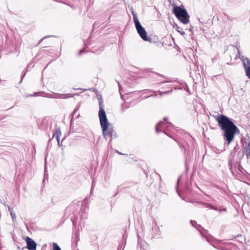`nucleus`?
<instances>
[{
	"mask_svg": "<svg viewBox=\"0 0 250 250\" xmlns=\"http://www.w3.org/2000/svg\"><path fill=\"white\" fill-rule=\"evenodd\" d=\"M52 246L53 250H61L60 247L56 243H53Z\"/></svg>",
	"mask_w": 250,
	"mask_h": 250,
	"instance_id": "obj_17",
	"label": "nucleus"
},
{
	"mask_svg": "<svg viewBox=\"0 0 250 250\" xmlns=\"http://www.w3.org/2000/svg\"><path fill=\"white\" fill-rule=\"evenodd\" d=\"M62 133L60 128H58L56 129L55 132L53 134V137H55L58 144H59L60 137L61 136Z\"/></svg>",
	"mask_w": 250,
	"mask_h": 250,
	"instance_id": "obj_10",
	"label": "nucleus"
},
{
	"mask_svg": "<svg viewBox=\"0 0 250 250\" xmlns=\"http://www.w3.org/2000/svg\"><path fill=\"white\" fill-rule=\"evenodd\" d=\"M50 37V36H46V37H45L44 38H43L40 41V42L42 41L43 39H44L45 38H48V37Z\"/></svg>",
	"mask_w": 250,
	"mask_h": 250,
	"instance_id": "obj_31",
	"label": "nucleus"
},
{
	"mask_svg": "<svg viewBox=\"0 0 250 250\" xmlns=\"http://www.w3.org/2000/svg\"><path fill=\"white\" fill-rule=\"evenodd\" d=\"M125 244L124 245V247H123V248L122 250H124V248H125Z\"/></svg>",
	"mask_w": 250,
	"mask_h": 250,
	"instance_id": "obj_38",
	"label": "nucleus"
},
{
	"mask_svg": "<svg viewBox=\"0 0 250 250\" xmlns=\"http://www.w3.org/2000/svg\"><path fill=\"white\" fill-rule=\"evenodd\" d=\"M173 13L176 18L183 23L186 24L188 23L189 16L183 5L176 6L173 7Z\"/></svg>",
	"mask_w": 250,
	"mask_h": 250,
	"instance_id": "obj_3",
	"label": "nucleus"
},
{
	"mask_svg": "<svg viewBox=\"0 0 250 250\" xmlns=\"http://www.w3.org/2000/svg\"><path fill=\"white\" fill-rule=\"evenodd\" d=\"M58 145L59 146H62V144H60V142L59 141V144L58 143Z\"/></svg>",
	"mask_w": 250,
	"mask_h": 250,
	"instance_id": "obj_33",
	"label": "nucleus"
},
{
	"mask_svg": "<svg viewBox=\"0 0 250 250\" xmlns=\"http://www.w3.org/2000/svg\"><path fill=\"white\" fill-rule=\"evenodd\" d=\"M7 208L8 210L10 212L13 221H14L16 219V215L15 213L14 212V210L12 208H10L9 206H8Z\"/></svg>",
	"mask_w": 250,
	"mask_h": 250,
	"instance_id": "obj_12",
	"label": "nucleus"
},
{
	"mask_svg": "<svg viewBox=\"0 0 250 250\" xmlns=\"http://www.w3.org/2000/svg\"><path fill=\"white\" fill-rule=\"evenodd\" d=\"M97 99L99 101V117L101 116V113H103L104 115H106L104 109V104H103L102 97L101 95H98L97 96Z\"/></svg>",
	"mask_w": 250,
	"mask_h": 250,
	"instance_id": "obj_9",
	"label": "nucleus"
},
{
	"mask_svg": "<svg viewBox=\"0 0 250 250\" xmlns=\"http://www.w3.org/2000/svg\"><path fill=\"white\" fill-rule=\"evenodd\" d=\"M242 146L245 149V153L248 159H250V136L247 134L245 138L241 140Z\"/></svg>",
	"mask_w": 250,
	"mask_h": 250,
	"instance_id": "obj_4",
	"label": "nucleus"
},
{
	"mask_svg": "<svg viewBox=\"0 0 250 250\" xmlns=\"http://www.w3.org/2000/svg\"><path fill=\"white\" fill-rule=\"evenodd\" d=\"M74 95H78V94H60L58 93H53V96H50V98L65 99L69 97H72Z\"/></svg>",
	"mask_w": 250,
	"mask_h": 250,
	"instance_id": "obj_8",
	"label": "nucleus"
},
{
	"mask_svg": "<svg viewBox=\"0 0 250 250\" xmlns=\"http://www.w3.org/2000/svg\"><path fill=\"white\" fill-rule=\"evenodd\" d=\"M93 186H94V182H93L92 184V188H91V189L90 194L92 193V189H93Z\"/></svg>",
	"mask_w": 250,
	"mask_h": 250,
	"instance_id": "obj_30",
	"label": "nucleus"
},
{
	"mask_svg": "<svg viewBox=\"0 0 250 250\" xmlns=\"http://www.w3.org/2000/svg\"><path fill=\"white\" fill-rule=\"evenodd\" d=\"M180 181V178H178L177 184L178 185Z\"/></svg>",
	"mask_w": 250,
	"mask_h": 250,
	"instance_id": "obj_34",
	"label": "nucleus"
},
{
	"mask_svg": "<svg viewBox=\"0 0 250 250\" xmlns=\"http://www.w3.org/2000/svg\"><path fill=\"white\" fill-rule=\"evenodd\" d=\"M134 24L137 31L141 38L145 41L150 42L151 38L147 37V33L145 29L141 25L140 21L135 23Z\"/></svg>",
	"mask_w": 250,
	"mask_h": 250,
	"instance_id": "obj_5",
	"label": "nucleus"
},
{
	"mask_svg": "<svg viewBox=\"0 0 250 250\" xmlns=\"http://www.w3.org/2000/svg\"><path fill=\"white\" fill-rule=\"evenodd\" d=\"M99 22H95L94 24H93V27H99Z\"/></svg>",
	"mask_w": 250,
	"mask_h": 250,
	"instance_id": "obj_25",
	"label": "nucleus"
},
{
	"mask_svg": "<svg viewBox=\"0 0 250 250\" xmlns=\"http://www.w3.org/2000/svg\"><path fill=\"white\" fill-rule=\"evenodd\" d=\"M205 205V207L206 208H210L211 209H212L214 210H217V211H221V209H218L216 207L213 206L212 204H209V203H204Z\"/></svg>",
	"mask_w": 250,
	"mask_h": 250,
	"instance_id": "obj_13",
	"label": "nucleus"
},
{
	"mask_svg": "<svg viewBox=\"0 0 250 250\" xmlns=\"http://www.w3.org/2000/svg\"><path fill=\"white\" fill-rule=\"evenodd\" d=\"M128 108V106H125L124 107L123 104H122V108H121V112H124L126 108Z\"/></svg>",
	"mask_w": 250,
	"mask_h": 250,
	"instance_id": "obj_22",
	"label": "nucleus"
},
{
	"mask_svg": "<svg viewBox=\"0 0 250 250\" xmlns=\"http://www.w3.org/2000/svg\"><path fill=\"white\" fill-rule=\"evenodd\" d=\"M50 96H53V93L52 94H48L47 97L50 98Z\"/></svg>",
	"mask_w": 250,
	"mask_h": 250,
	"instance_id": "obj_29",
	"label": "nucleus"
},
{
	"mask_svg": "<svg viewBox=\"0 0 250 250\" xmlns=\"http://www.w3.org/2000/svg\"><path fill=\"white\" fill-rule=\"evenodd\" d=\"M99 117L103 137L104 139L107 140L108 137L110 136L111 132H112L113 128L111 126L106 115H104L102 113L101 116Z\"/></svg>",
	"mask_w": 250,
	"mask_h": 250,
	"instance_id": "obj_2",
	"label": "nucleus"
},
{
	"mask_svg": "<svg viewBox=\"0 0 250 250\" xmlns=\"http://www.w3.org/2000/svg\"><path fill=\"white\" fill-rule=\"evenodd\" d=\"M25 73H23V72H22V74L21 76V80L20 82V83H21L22 80L23 78H24V77L25 76Z\"/></svg>",
	"mask_w": 250,
	"mask_h": 250,
	"instance_id": "obj_24",
	"label": "nucleus"
},
{
	"mask_svg": "<svg viewBox=\"0 0 250 250\" xmlns=\"http://www.w3.org/2000/svg\"><path fill=\"white\" fill-rule=\"evenodd\" d=\"M116 152L118 153V154H121V155H124V154L119 152L118 151L116 150Z\"/></svg>",
	"mask_w": 250,
	"mask_h": 250,
	"instance_id": "obj_32",
	"label": "nucleus"
},
{
	"mask_svg": "<svg viewBox=\"0 0 250 250\" xmlns=\"http://www.w3.org/2000/svg\"><path fill=\"white\" fill-rule=\"evenodd\" d=\"M243 62L245 70H246V69H247L248 67H250V60L249 59H244V60H243Z\"/></svg>",
	"mask_w": 250,
	"mask_h": 250,
	"instance_id": "obj_11",
	"label": "nucleus"
},
{
	"mask_svg": "<svg viewBox=\"0 0 250 250\" xmlns=\"http://www.w3.org/2000/svg\"><path fill=\"white\" fill-rule=\"evenodd\" d=\"M239 149V146L238 144H236V146H235V147H234V149H233V151L234 152H236L238 149Z\"/></svg>",
	"mask_w": 250,
	"mask_h": 250,
	"instance_id": "obj_20",
	"label": "nucleus"
},
{
	"mask_svg": "<svg viewBox=\"0 0 250 250\" xmlns=\"http://www.w3.org/2000/svg\"><path fill=\"white\" fill-rule=\"evenodd\" d=\"M216 120L219 127L224 132L223 138L229 146L235 135L240 133L239 129L230 118L224 115H218Z\"/></svg>",
	"mask_w": 250,
	"mask_h": 250,
	"instance_id": "obj_1",
	"label": "nucleus"
},
{
	"mask_svg": "<svg viewBox=\"0 0 250 250\" xmlns=\"http://www.w3.org/2000/svg\"><path fill=\"white\" fill-rule=\"evenodd\" d=\"M172 91V90L171 89L170 90H168V91H166L165 92H160V95L162 96L163 95V94H169L170 93H171Z\"/></svg>",
	"mask_w": 250,
	"mask_h": 250,
	"instance_id": "obj_19",
	"label": "nucleus"
},
{
	"mask_svg": "<svg viewBox=\"0 0 250 250\" xmlns=\"http://www.w3.org/2000/svg\"><path fill=\"white\" fill-rule=\"evenodd\" d=\"M77 110H78L77 109H75V110L73 111V112H72V114H71V115H72V116H74V115H75V114H76V112H77Z\"/></svg>",
	"mask_w": 250,
	"mask_h": 250,
	"instance_id": "obj_27",
	"label": "nucleus"
},
{
	"mask_svg": "<svg viewBox=\"0 0 250 250\" xmlns=\"http://www.w3.org/2000/svg\"><path fill=\"white\" fill-rule=\"evenodd\" d=\"M224 211H226V208H224Z\"/></svg>",
	"mask_w": 250,
	"mask_h": 250,
	"instance_id": "obj_41",
	"label": "nucleus"
},
{
	"mask_svg": "<svg viewBox=\"0 0 250 250\" xmlns=\"http://www.w3.org/2000/svg\"><path fill=\"white\" fill-rule=\"evenodd\" d=\"M79 115H78V116H77V118H78V117H79Z\"/></svg>",
	"mask_w": 250,
	"mask_h": 250,
	"instance_id": "obj_40",
	"label": "nucleus"
},
{
	"mask_svg": "<svg viewBox=\"0 0 250 250\" xmlns=\"http://www.w3.org/2000/svg\"><path fill=\"white\" fill-rule=\"evenodd\" d=\"M179 33H180L181 35H183L185 34V32H184V31H180L179 30H177Z\"/></svg>",
	"mask_w": 250,
	"mask_h": 250,
	"instance_id": "obj_28",
	"label": "nucleus"
},
{
	"mask_svg": "<svg viewBox=\"0 0 250 250\" xmlns=\"http://www.w3.org/2000/svg\"><path fill=\"white\" fill-rule=\"evenodd\" d=\"M117 194V192L116 193V194L114 195V196H115Z\"/></svg>",
	"mask_w": 250,
	"mask_h": 250,
	"instance_id": "obj_39",
	"label": "nucleus"
},
{
	"mask_svg": "<svg viewBox=\"0 0 250 250\" xmlns=\"http://www.w3.org/2000/svg\"><path fill=\"white\" fill-rule=\"evenodd\" d=\"M123 247V244H120L118 248V250H120Z\"/></svg>",
	"mask_w": 250,
	"mask_h": 250,
	"instance_id": "obj_26",
	"label": "nucleus"
},
{
	"mask_svg": "<svg viewBox=\"0 0 250 250\" xmlns=\"http://www.w3.org/2000/svg\"><path fill=\"white\" fill-rule=\"evenodd\" d=\"M25 241L27 245L25 247H23L22 250L27 249L29 250H37V244L32 238L27 236Z\"/></svg>",
	"mask_w": 250,
	"mask_h": 250,
	"instance_id": "obj_7",
	"label": "nucleus"
},
{
	"mask_svg": "<svg viewBox=\"0 0 250 250\" xmlns=\"http://www.w3.org/2000/svg\"><path fill=\"white\" fill-rule=\"evenodd\" d=\"M244 155V152H243V153H242V156H241L242 158L243 157Z\"/></svg>",
	"mask_w": 250,
	"mask_h": 250,
	"instance_id": "obj_36",
	"label": "nucleus"
},
{
	"mask_svg": "<svg viewBox=\"0 0 250 250\" xmlns=\"http://www.w3.org/2000/svg\"><path fill=\"white\" fill-rule=\"evenodd\" d=\"M173 126V125L171 123L168 122L164 123L163 121H160L156 126V131L157 133L163 131L166 134L165 131L169 130L170 128H172Z\"/></svg>",
	"mask_w": 250,
	"mask_h": 250,
	"instance_id": "obj_6",
	"label": "nucleus"
},
{
	"mask_svg": "<svg viewBox=\"0 0 250 250\" xmlns=\"http://www.w3.org/2000/svg\"><path fill=\"white\" fill-rule=\"evenodd\" d=\"M131 14L133 16V21L134 24L139 22L137 18V14L133 11V9H131Z\"/></svg>",
	"mask_w": 250,
	"mask_h": 250,
	"instance_id": "obj_14",
	"label": "nucleus"
},
{
	"mask_svg": "<svg viewBox=\"0 0 250 250\" xmlns=\"http://www.w3.org/2000/svg\"><path fill=\"white\" fill-rule=\"evenodd\" d=\"M246 75L250 79V67H248L245 70Z\"/></svg>",
	"mask_w": 250,
	"mask_h": 250,
	"instance_id": "obj_18",
	"label": "nucleus"
},
{
	"mask_svg": "<svg viewBox=\"0 0 250 250\" xmlns=\"http://www.w3.org/2000/svg\"><path fill=\"white\" fill-rule=\"evenodd\" d=\"M110 136L111 137V139L109 141V143H110L111 142L112 140L116 138L118 136L117 133L115 131V130L113 129L112 130V132H111Z\"/></svg>",
	"mask_w": 250,
	"mask_h": 250,
	"instance_id": "obj_15",
	"label": "nucleus"
},
{
	"mask_svg": "<svg viewBox=\"0 0 250 250\" xmlns=\"http://www.w3.org/2000/svg\"><path fill=\"white\" fill-rule=\"evenodd\" d=\"M87 199H88V197H86L85 198V199H84V200L85 201V200H87Z\"/></svg>",
	"mask_w": 250,
	"mask_h": 250,
	"instance_id": "obj_37",
	"label": "nucleus"
},
{
	"mask_svg": "<svg viewBox=\"0 0 250 250\" xmlns=\"http://www.w3.org/2000/svg\"><path fill=\"white\" fill-rule=\"evenodd\" d=\"M83 52H85V50H84V49H81L79 51V53H78V54L79 55H81L82 53H83Z\"/></svg>",
	"mask_w": 250,
	"mask_h": 250,
	"instance_id": "obj_23",
	"label": "nucleus"
},
{
	"mask_svg": "<svg viewBox=\"0 0 250 250\" xmlns=\"http://www.w3.org/2000/svg\"><path fill=\"white\" fill-rule=\"evenodd\" d=\"M224 14L227 17L228 21H232L234 19L233 18H230L227 14H226L225 13H224Z\"/></svg>",
	"mask_w": 250,
	"mask_h": 250,
	"instance_id": "obj_21",
	"label": "nucleus"
},
{
	"mask_svg": "<svg viewBox=\"0 0 250 250\" xmlns=\"http://www.w3.org/2000/svg\"><path fill=\"white\" fill-rule=\"evenodd\" d=\"M167 118H166H166H164V120L165 121H167Z\"/></svg>",
	"mask_w": 250,
	"mask_h": 250,
	"instance_id": "obj_35",
	"label": "nucleus"
},
{
	"mask_svg": "<svg viewBox=\"0 0 250 250\" xmlns=\"http://www.w3.org/2000/svg\"><path fill=\"white\" fill-rule=\"evenodd\" d=\"M190 223L191 224V225L192 226H193L194 227H195L197 228V229L199 230V231H200L199 228H202V227L201 226V225H198V227H196V225H197V222L196 221H193V220H191L190 221Z\"/></svg>",
	"mask_w": 250,
	"mask_h": 250,
	"instance_id": "obj_16",
	"label": "nucleus"
}]
</instances>
